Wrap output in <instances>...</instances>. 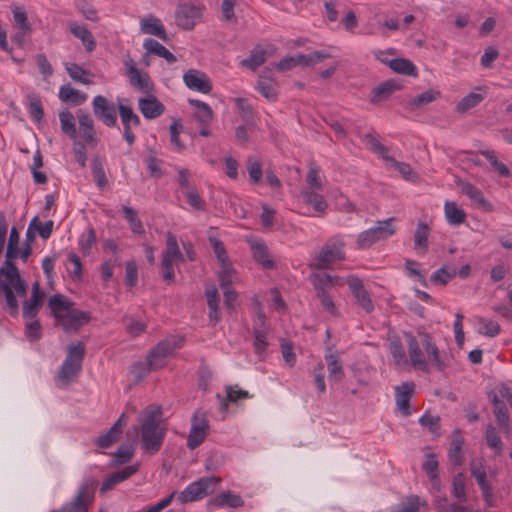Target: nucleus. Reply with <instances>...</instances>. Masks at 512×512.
I'll return each instance as SVG.
<instances>
[{
	"mask_svg": "<svg viewBox=\"0 0 512 512\" xmlns=\"http://www.w3.org/2000/svg\"><path fill=\"white\" fill-rule=\"evenodd\" d=\"M19 240L20 236L17 229L15 227H12L5 254L6 261L10 260L14 262V260L19 256Z\"/></svg>",
	"mask_w": 512,
	"mask_h": 512,
	"instance_id": "nucleus-51",
	"label": "nucleus"
},
{
	"mask_svg": "<svg viewBox=\"0 0 512 512\" xmlns=\"http://www.w3.org/2000/svg\"><path fill=\"white\" fill-rule=\"evenodd\" d=\"M307 188L304 190L320 191L323 189V181L320 175V168L314 164L309 166L306 175Z\"/></svg>",
	"mask_w": 512,
	"mask_h": 512,
	"instance_id": "nucleus-47",
	"label": "nucleus"
},
{
	"mask_svg": "<svg viewBox=\"0 0 512 512\" xmlns=\"http://www.w3.org/2000/svg\"><path fill=\"white\" fill-rule=\"evenodd\" d=\"M388 66L396 73L409 75V76H417L416 66L412 61L405 58H395L389 60Z\"/></svg>",
	"mask_w": 512,
	"mask_h": 512,
	"instance_id": "nucleus-38",
	"label": "nucleus"
},
{
	"mask_svg": "<svg viewBox=\"0 0 512 512\" xmlns=\"http://www.w3.org/2000/svg\"><path fill=\"white\" fill-rule=\"evenodd\" d=\"M219 482L220 478L217 477H203L189 484L177 495V499L183 504L203 499L215 491L216 485Z\"/></svg>",
	"mask_w": 512,
	"mask_h": 512,
	"instance_id": "nucleus-11",
	"label": "nucleus"
},
{
	"mask_svg": "<svg viewBox=\"0 0 512 512\" xmlns=\"http://www.w3.org/2000/svg\"><path fill=\"white\" fill-rule=\"evenodd\" d=\"M3 294L5 307L8 309L11 316L16 317L19 313V304L16 296H18L12 288H0Z\"/></svg>",
	"mask_w": 512,
	"mask_h": 512,
	"instance_id": "nucleus-52",
	"label": "nucleus"
},
{
	"mask_svg": "<svg viewBox=\"0 0 512 512\" xmlns=\"http://www.w3.org/2000/svg\"><path fill=\"white\" fill-rule=\"evenodd\" d=\"M92 110L95 117L108 127H114L117 123V110L114 103L106 97L97 95L92 100Z\"/></svg>",
	"mask_w": 512,
	"mask_h": 512,
	"instance_id": "nucleus-14",
	"label": "nucleus"
},
{
	"mask_svg": "<svg viewBox=\"0 0 512 512\" xmlns=\"http://www.w3.org/2000/svg\"><path fill=\"white\" fill-rule=\"evenodd\" d=\"M399 88L392 81H386L379 86L375 87L372 91L371 102L379 103L389 98V96Z\"/></svg>",
	"mask_w": 512,
	"mask_h": 512,
	"instance_id": "nucleus-41",
	"label": "nucleus"
},
{
	"mask_svg": "<svg viewBox=\"0 0 512 512\" xmlns=\"http://www.w3.org/2000/svg\"><path fill=\"white\" fill-rule=\"evenodd\" d=\"M256 90L266 99L274 101L278 94V83L273 78V72L265 68L259 75Z\"/></svg>",
	"mask_w": 512,
	"mask_h": 512,
	"instance_id": "nucleus-19",
	"label": "nucleus"
},
{
	"mask_svg": "<svg viewBox=\"0 0 512 512\" xmlns=\"http://www.w3.org/2000/svg\"><path fill=\"white\" fill-rule=\"evenodd\" d=\"M470 471L482 491L485 502L488 506H493V489L490 482L487 480L485 466L481 462L473 461L470 464Z\"/></svg>",
	"mask_w": 512,
	"mask_h": 512,
	"instance_id": "nucleus-16",
	"label": "nucleus"
},
{
	"mask_svg": "<svg viewBox=\"0 0 512 512\" xmlns=\"http://www.w3.org/2000/svg\"><path fill=\"white\" fill-rule=\"evenodd\" d=\"M124 66L129 77L130 85L143 94H151L154 90L153 82L147 72L139 70L131 58L124 60Z\"/></svg>",
	"mask_w": 512,
	"mask_h": 512,
	"instance_id": "nucleus-13",
	"label": "nucleus"
},
{
	"mask_svg": "<svg viewBox=\"0 0 512 512\" xmlns=\"http://www.w3.org/2000/svg\"><path fill=\"white\" fill-rule=\"evenodd\" d=\"M300 195L303 201L312 206L314 211L319 215H323L328 208V203L323 195L319 194L318 191L313 190H301Z\"/></svg>",
	"mask_w": 512,
	"mask_h": 512,
	"instance_id": "nucleus-29",
	"label": "nucleus"
},
{
	"mask_svg": "<svg viewBox=\"0 0 512 512\" xmlns=\"http://www.w3.org/2000/svg\"><path fill=\"white\" fill-rule=\"evenodd\" d=\"M204 10L205 7L202 4L180 2L175 11L176 25L183 30H192L197 23L201 22Z\"/></svg>",
	"mask_w": 512,
	"mask_h": 512,
	"instance_id": "nucleus-10",
	"label": "nucleus"
},
{
	"mask_svg": "<svg viewBox=\"0 0 512 512\" xmlns=\"http://www.w3.org/2000/svg\"><path fill=\"white\" fill-rule=\"evenodd\" d=\"M478 323L480 325L479 327V333L482 335H485L487 337H495L497 336L500 331V325L493 320H486L483 317H478Z\"/></svg>",
	"mask_w": 512,
	"mask_h": 512,
	"instance_id": "nucleus-58",
	"label": "nucleus"
},
{
	"mask_svg": "<svg viewBox=\"0 0 512 512\" xmlns=\"http://www.w3.org/2000/svg\"><path fill=\"white\" fill-rule=\"evenodd\" d=\"M27 98L29 101V114L33 118V120L38 123L43 119L44 116L41 99L36 94H29Z\"/></svg>",
	"mask_w": 512,
	"mask_h": 512,
	"instance_id": "nucleus-56",
	"label": "nucleus"
},
{
	"mask_svg": "<svg viewBox=\"0 0 512 512\" xmlns=\"http://www.w3.org/2000/svg\"><path fill=\"white\" fill-rule=\"evenodd\" d=\"M462 446H463V439L458 434L456 435L452 442L451 447L448 453V459L451 464L455 466H460L463 463V452H462Z\"/></svg>",
	"mask_w": 512,
	"mask_h": 512,
	"instance_id": "nucleus-49",
	"label": "nucleus"
},
{
	"mask_svg": "<svg viewBox=\"0 0 512 512\" xmlns=\"http://www.w3.org/2000/svg\"><path fill=\"white\" fill-rule=\"evenodd\" d=\"M253 335L255 352L259 357H262L265 354L266 348L268 346L267 332L264 329L254 328Z\"/></svg>",
	"mask_w": 512,
	"mask_h": 512,
	"instance_id": "nucleus-59",
	"label": "nucleus"
},
{
	"mask_svg": "<svg viewBox=\"0 0 512 512\" xmlns=\"http://www.w3.org/2000/svg\"><path fill=\"white\" fill-rule=\"evenodd\" d=\"M405 341L408 349L409 365L422 372H429V364L424 357L421 346L424 348L428 359L438 371L445 368L444 361L440 358L439 349L431 334L425 331H418L417 336L412 333H405Z\"/></svg>",
	"mask_w": 512,
	"mask_h": 512,
	"instance_id": "nucleus-1",
	"label": "nucleus"
},
{
	"mask_svg": "<svg viewBox=\"0 0 512 512\" xmlns=\"http://www.w3.org/2000/svg\"><path fill=\"white\" fill-rule=\"evenodd\" d=\"M243 505V499L239 495L233 494L230 491L222 492L208 501V507L210 509L220 508L223 506L238 508Z\"/></svg>",
	"mask_w": 512,
	"mask_h": 512,
	"instance_id": "nucleus-26",
	"label": "nucleus"
},
{
	"mask_svg": "<svg viewBox=\"0 0 512 512\" xmlns=\"http://www.w3.org/2000/svg\"><path fill=\"white\" fill-rule=\"evenodd\" d=\"M430 228L425 222H419L414 232V249L420 254H426L429 249L428 237Z\"/></svg>",
	"mask_w": 512,
	"mask_h": 512,
	"instance_id": "nucleus-33",
	"label": "nucleus"
},
{
	"mask_svg": "<svg viewBox=\"0 0 512 512\" xmlns=\"http://www.w3.org/2000/svg\"><path fill=\"white\" fill-rule=\"evenodd\" d=\"M117 108L123 124V137L129 145H132L135 142V135L132 132V127L140 125V118L129 106L119 104Z\"/></svg>",
	"mask_w": 512,
	"mask_h": 512,
	"instance_id": "nucleus-18",
	"label": "nucleus"
},
{
	"mask_svg": "<svg viewBox=\"0 0 512 512\" xmlns=\"http://www.w3.org/2000/svg\"><path fill=\"white\" fill-rule=\"evenodd\" d=\"M185 85L194 91L207 94L212 90V82L202 71L189 69L183 75Z\"/></svg>",
	"mask_w": 512,
	"mask_h": 512,
	"instance_id": "nucleus-17",
	"label": "nucleus"
},
{
	"mask_svg": "<svg viewBox=\"0 0 512 512\" xmlns=\"http://www.w3.org/2000/svg\"><path fill=\"white\" fill-rule=\"evenodd\" d=\"M254 259L260 263L265 269L274 268V261L272 260L267 247L263 243L253 245Z\"/></svg>",
	"mask_w": 512,
	"mask_h": 512,
	"instance_id": "nucleus-45",
	"label": "nucleus"
},
{
	"mask_svg": "<svg viewBox=\"0 0 512 512\" xmlns=\"http://www.w3.org/2000/svg\"><path fill=\"white\" fill-rule=\"evenodd\" d=\"M247 171L249 174V178L252 183L257 184L260 182L263 176L262 166L260 162L253 158L249 157L247 160Z\"/></svg>",
	"mask_w": 512,
	"mask_h": 512,
	"instance_id": "nucleus-63",
	"label": "nucleus"
},
{
	"mask_svg": "<svg viewBox=\"0 0 512 512\" xmlns=\"http://www.w3.org/2000/svg\"><path fill=\"white\" fill-rule=\"evenodd\" d=\"M267 59L266 51L256 47L251 51V54L248 58L243 59L240 64L242 67L248 68L250 70H255L259 66H261Z\"/></svg>",
	"mask_w": 512,
	"mask_h": 512,
	"instance_id": "nucleus-43",
	"label": "nucleus"
},
{
	"mask_svg": "<svg viewBox=\"0 0 512 512\" xmlns=\"http://www.w3.org/2000/svg\"><path fill=\"white\" fill-rule=\"evenodd\" d=\"M456 274L457 271L455 268L448 269L443 266L432 273V275L430 276V281L436 285H445L451 279H453L456 276Z\"/></svg>",
	"mask_w": 512,
	"mask_h": 512,
	"instance_id": "nucleus-55",
	"label": "nucleus"
},
{
	"mask_svg": "<svg viewBox=\"0 0 512 512\" xmlns=\"http://www.w3.org/2000/svg\"><path fill=\"white\" fill-rule=\"evenodd\" d=\"M138 107L146 119L157 118L165 111L164 105L151 94L145 98H140L138 100Z\"/></svg>",
	"mask_w": 512,
	"mask_h": 512,
	"instance_id": "nucleus-21",
	"label": "nucleus"
},
{
	"mask_svg": "<svg viewBox=\"0 0 512 512\" xmlns=\"http://www.w3.org/2000/svg\"><path fill=\"white\" fill-rule=\"evenodd\" d=\"M389 351L391 353L394 364L401 369L409 366V360L406 356L404 347L399 340H393L390 342Z\"/></svg>",
	"mask_w": 512,
	"mask_h": 512,
	"instance_id": "nucleus-36",
	"label": "nucleus"
},
{
	"mask_svg": "<svg viewBox=\"0 0 512 512\" xmlns=\"http://www.w3.org/2000/svg\"><path fill=\"white\" fill-rule=\"evenodd\" d=\"M122 211L125 219L129 223L130 229L133 233L142 235L145 233L141 220L137 217L136 211L128 206H123Z\"/></svg>",
	"mask_w": 512,
	"mask_h": 512,
	"instance_id": "nucleus-50",
	"label": "nucleus"
},
{
	"mask_svg": "<svg viewBox=\"0 0 512 512\" xmlns=\"http://www.w3.org/2000/svg\"><path fill=\"white\" fill-rule=\"evenodd\" d=\"M456 183L460 188L461 193L466 195L475 205H477V207L481 208L485 212L493 211V205L484 197L479 188L463 180H458Z\"/></svg>",
	"mask_w": 512,
	"mask_h": 512,
	"instance_id": "nucleus-20",
	"label": "nucleus"
},
{
	"mask_svg": "<svg viewBox=\"0 0 512 512\" xmlns=\"http://www.w3.org/2000/svg\"><path fill=\"white\" fill-rule=\"evenodd\" d=\"M348 287L354 296L356 303L366 312L372 313L375 309L370 293L365 289L363 282L358 277L347 279Z\"/></svg>",
	"mask_w": 512,
	"mask_h": 512,
	"instance_id": "nucleus-15",
	"label": "nucleus"
},
{
	"mask_svg": "<svg viewBox=\"0 0 512 512\" xmlns=\"http://www.w3.org/2000/svg\"><path fill=\"white\" fill-rule=\"evenodd\" d=\"M325 360L330 379L336 382L340 381L344 376V372L338 356L335 354H329L325 356Z\"/></svg>",
	"mask_w": 512,
	"mask_h": 512,
	"instance_id": "nucleus-48",
	"label": "nucleus"
},
{
	"mask_svg": "<svg viewBox=\"0 0 512 512\" xmlns=\"http://www.w3.org/2000/svg\"><path fill=\"white\" fill-rule=\"evenodd\" d=\"M493 413L496 418V422L499 428L508 433L511 429L510 415L506 404L500 405L493 409Z\"/></svg>",
	"mask_w": 512,
	"mask_h": 512,
	"instance_id": "nucleus-53",
	"label": "nucleus"
},
{
	"mask_svg": "<svg viewBox=\"0 0 512 512\" xmlns=\"http://www.w3.org/2000/svg\"><path fill=\"white\" fill-rule=\"evenodd\" d=\"M484 98L485 95L481 93L470 92L458 102L455 110L458 113H465L480 104Z\"/></svg>",
	"mask_w": 512,
	"mask_h": 512,
	"instance_id": "nucleus-42",
	"label": "nucleus"
},
{
	"mask_svg": "<svg viewBox=\"0 0 512 512\" xmlns=\"http://www.w3.org/2000/svg\"><path fill=\"white\" fill-rule=\"evenodd\" d=\"M51 315L65 331H78L89 323L91 314L74 308V303L62 294H54L48 300Z\"/></svg>",
	"mask_w": 512,
	"mask_h": 512,
	"instance_id": "nucleus-3",
	"label": "nucleus"
},
{
	"mask_svg": "<svg viewBox=\"0 0 512 512\" xmlns=\"http://www.w3.org/2000/svg\"><path fill=\"white\" fill-rule=\"evenodd\" d=\"M66 71L69 74V76L82 84H90L91 81L87 78H85L86 75H90V73L86 70H84L82 67H80L76 63H68L66 64Z\"/></svg>",
	"mask_w": 512,
	"mask_h": 512,
	"instance_id": "nucleus-61",
	"label": "nucleus"
},
{
	"mask_svg": "<svg viewBox=\"0 0 512 512\" xmlns=\"http://www.w3.org/2000/svg\"><path fill=\"white\" fill-rule=\"evenodd\" d=\"M12 288L19 297L27 295L28 286L21 278L20 272L14 262L8 260L0 267V288Z\"/></svg>",
	"mask_w": 512,
	"mask_h": 512,
	"instance_id": "nucleus-12",
	"label": "nucleus"
},
{
	"mask_svg": "<svg viewBox=\"0 0 512 512\" xmlns=\"http://www.w3.org/2000/svg\"><path fill=\"white\" fill-rule=\"evenodd\" d=\"M345 243L340 236L330 238L321 248L317 258L311 264L315 269H327L332 263L345 259Z\"/></svg>",
	"mask_w": 512,
	"mask_h": 512,
	"instance_id": "nucleus-8",
	"label": "nucleus"
},
{
	"mask_svg": "<svg viewBox=\"0 0 512 512\" xmlns=\"http://www.w3.org/2000/svg\"><path fill=\"white\" fill-rule=\"evenodd\" d=\"M446 220L451 225H460L465 221L466 214L455 202L447 201L444 205Z\"/></svg>",
	"mask_w": 512,
	"mask_h": 512,
	"instance_id": "nucleus-37",
	"label": "nucleus"
},
{
	"mask_svg": "<svg viewBox=\"0 0 512 512\" xmlns=\"http://www.w3.org/2000/svg\"><path fill=\"white\" fill-rule=\"evenodd\" d=\"M184 339L178 336H170L161 340L155 347H153L147 359L149 364L154 369H160L166 365V359L174 354L177 349L183 345Z\"/></svg>",
	"mask_w": 512,
	"mask_h": 512,
	"instance_id": "nucleus-9",
	"label": "nucleus"
},
{
	"mask_svg": "<svg viewBox=\"0 0 512 512\" xmlns=\"http://www.w3.org/2000/svg\"><path fill=\"white\" fill-rule=\"evenodd\" d=\"M236 271L234 270L232 263L229 261L220 263V270L218 272L219 285L221 288H225L227 285H232L236 280Z\"/></svg>",
	"mask_w": 512,
	"mask_h": 512,
	"instance_id": "nucleus-44",
	"label": "nucleus"
},
{
	"mask_svg": "<svg viewBox=\"0 0 512 512\" xmlns=\"http://www.w3.org/2000/svg\"><path fill=\"white\" fill-rule=\"evenodd\" d=\"M226 389V398H222L220 394H217V398L220 401V409L223 412L228 410V402H237L238 400L252 398V395L248 391L239 388L238 385H228Z\"/></svg>",
	"mask_w": 512,
	"mask_h": 512,
	"instance_id": "nucleus-27",
	"label": "nucleus"
},
{
	"mask_svg": "<svg viewBox=\"0 0 512 512\" xmlns=\"http://www.w3.org/2000/svg\"><path fill=\"white\" fill-rule=\"evenodd\" d=\"M189 104L195 108L194 118L201 125L208 126L213 120V110L211 107L200 100L197 99H189Z\"/></svg>",
	"mask_w": 512,
	"mask_h": 512,
	"instance_id": "nucleus-32",
	"label": "nucleus"
},
{
	"mask_svg": "<svg viewBox=\"0 0 512 512\" xmlns=\"http://www.w3.org/2000/svg\"><path fill=\"white\" fill-rule=\"evenodd\" d=\"M59 120L62 132L71 139H76L77 130L73 114L65 109L59 113Z\"/></svg>",
	"mask_w": 512,
	"mask_h": 512,
	"instance_id": "nucleus-40",
	"label": "nucleus"
},
{
	"mask_svg": "<svg viewBox=\"0 0 512 512\" xmlns=\"http://www.w3.org/2000/svg\"><path fill=\"white\" fill-rule=\"evenodd\" d=\"M441 97V92L436 89H428L423 93L411 98L408 101V106L412 109L421 108L429 103L438 100Z\"/></svg>",
	"mask_w": 512,
	"mask_h": 512,
	"instance_id": "nucleus-35",
	"label": "nucleus"
},
{
	"mask_svg": "<svg viewBox=\"0 0 512 512\" xmlns=\"http://www.w3.org/2000/svg\"><path fill=\"white\" fill-rule=\"evenodd\" d=\"M185 196L188 204L197 211H205L206 204L205 201L199 195L197 189L192 187L188 191L185 192Z\"/></svg>",
	"mask_w": 512,
	"mask_h": 512,
	"instance_id": "nucleus-64",
	"label": "nucleus"
},
{
	"mask_svg": "<svg viewBox=\"0 0 512 512\" xmlns=\"http://www.w3.org/2000/svg\"><path fill=\"white\" fill-rule=\"evenodd\" d=\"M59 98L63 102L80 105L86 101L87 95L69 85H63L59 89Z\"/></svg>",
	"mask_w": 512,
	"mask_h": 512,
	"instance_id": "nucleus-34",
	"label": "nucleus"
},
{
	"mask_svg": "<svg viewBox=\"0 0 512 512\" xmlns=\"http://www.w3.org/2000/svg\"><path fill=\"white\" fill-rule=\"evenodd\" d=\"M162 408L161 406L151 405L144 411L142 425L132 427V436L134 439L140 433L141 448L146 454H156L163 444L166 429L161 426Z\"/></svg>",
	"mask_w": 512,
	"mask_h": 512,
	"instance_id": "nucleus-2",
	"label": "nucleus"
},
{
	"mask_svg": "<svg viewBox=\"0 0 512 512\" xmlns=\"http://www.w3.org/2000/svg\"><path fill=\"white\" fill-rule=\"evenodd\" d=\"M414 392V384L405 382L396 387V405L403 416L411 415L410 399Z\"/></svg>",
	"mask_w": 512,
	"mask_h": 512,
	"instance_id": "nucleus-22",
	"label": "nucleus"
},
{
	"mask_svg": "<svg viewBox=\"0 0 512 512\" xmlns=\"http://www.w3.org/2000/svg\"><path fill=\"white\" fill-rule=\"evenodd\" d=\"M53 221L48 220L44 223L38 220V217H34L30 221V229H33L38 232L39 236L43 239H48L53 231Z\"/></svg>",
	"mask_w": 512,
	"mask_h": 512,
	"instance_id": "nucleus-60",
	"label": "nucleus"
},
{
	"mask_svg": "<svg viewBox=\"0 0 512 512\" xmlns=\"http://www.w3.org/2000/svg\"><path fill=\"white\" fill-rule=\"evenodd\" d=\"M465 475L462 472L457 473L452 480V495L459 502H466L467 495L465 491Z\"/></svg>",
	"mask_w": 512,
	"mask_h": 512,
	"instance_id": "nucleus-54",
	"label": "nucleus"
},
{
	"mask_svg": "<svg viewBox=\"0 0 512 512\" xmlns=\"http://www.w3.org/2000/svg\"><path fill=\"white\" fill-rule=\"evenodd\" d=\"M69 29L76 38L81 40L87 52H92L96 48L94 36L86 26L78 25L76 22H70Z\"/></svg>",
	"mask_w": 512,
	"mask_h": 512,
	"instance_id": "nucleus-30",
	"label": "nucleus"
},
{
	"mask_svg": "<svg viewBox=\"0 0 512 512\" xmlns=\"http://www.w3.org/2000/svg\"><path fill=\"white\" fill-rule=\"evenodd\" d=\"M364 140L370 146V149L373 153L379 154L385 161L389 158L387 155L388 148L380 143V141L373 134H365Z\"/></svg>",
	"mask_w": 512,
	"mask_h": 512,
	"instance_id": "nucleus-62",
	"label": "nucleus"
},
{
	"mask_svg": "<svg viewBox=\"0 0 512 512\" xmlns=\"http://www.w3.org/2000/svg\"><path fill=\"white\" fill-rule=\"evenodd\" d=\"M143 47L147 54H154L164 58L169 64L175 63L177 60L173 53H171L165 46L153 38L145 39Z\"/></svg>",
	"mask_w": 512,
	"mask_h": 512,
	"instance_id": "nucleus-31",
	"label": "nucleus"
},
{
	"mask_svg": "<svg viewBox=\"0 0 512 512\" xmlns=\"http://www.w3.org/2000/svg\"><path fill=\"white\" fill-rule=\"evenodd\" d=\"M97 481L93 478L84 479L79 485L74 498L57 510L50 512H89L95 498Z\"/></svg>",
	"mask_w": 512,
	"mask_h": 512,
	"instance_id": "nucleus-4",
	"label": "nucleus"
},
{
	"mask_svg": "<svg viewBox=\"0 0 512 512\" xmlns=\"http://www.w3.org/2000/svg\"><path fill=\"white\" fill-rule=\"evenodd\" d=\"M485 440L487 445L492 448L495 455H500L503 451V443L496 428L492 424H488L485 430Z\"/></svg>",
	"mask_w": 512,
	"mask_h": 512,
	"instance_id": "nucleus-46",
	"label": "nucleus"
},
{
	"mask_svg": "<svg viewBox=\"0 0 512 512\" xmlns=\"http://www.w3.org/2000/svg\"><path fill=\"white\" fill-rule=\"evenodd\" d=\"M77 119L85 143L96 144L94 122L91 116L82 109H79L77 111Z\"/></svg>",
	"mask_w": 512,
	"mask_h": 512,
	"instance_id": "nucleus-28",
	"label": "nucleus"
},
{
	"mask_svg": "<svg viewBox=\"0 0 512 512\" xmlns=\"http://www.w3.org/2000/svg\"><path fill=\"white\" fill-rule=\"evenodd\" d=\"M137 470L138 465H130L123 468L120 471L113 472L112 474L108 475L102 482V485L100 487V493H105L111 490L115 485L123 482L124 480L128 479L130 476L135 474Z\"/></svg>",
	"mask_w": 512,
	"mask_h": 512,
	"instance_id": "nucleus-25",
	"label": "nucleus"
},
{
	"mask_svg": "<svg viewBox=\"0 0 512 512\" xmlns=\"http://www.w3.org/2000/svg\"><path fill=\"white\" fill-rule=\"evenodd\" d=\"M140 29L143 34L153 35L167 41V33L162 21L152 14L140 20Z\"/></svg>",
	"mask_w": 512,
	"mask_h": 512,
	"instance_id": "nucleus-23",
	"label": "nucleus"
},
{
	"mask_svg": "<svg viewBox=\"0 0 512 512\" xmlns=\"http://www.w3.org/2000/svg\"><path fill=\"white\" fill-rule=\"evenodd\" d=\"M185 262L177 237L171 232L166 233V247L161 255L162 277L168 284L175 279L174 263Z\"/></svg>",
	"mask_w": 512,
	"mask_h": 512,
	"instance_id": "nucleus-6",
	"label": "nucleus"
},
{
	"mask_svg": "<svg viewBox=\"0 0 512 512\" xmlns=\"http://www.w3.org/2000/svg\"><path fill=\"white\" fill-rule=\"evenodd\" d=\"M66 351V358L58 372V379L63 385H68L72 378L80 373L85 356V346L82 342L70 344Z\"/></svg>",
	"mask_w": 512,
	"mask_h": 512,
	"instance_id": "nucleus-5",
	"label": "nucleus"
},
{
	"mask_svg": "<svg viewBox=\"0 0 512 512\" xmlns=\"http://www.w3.org/2000/svg\"><path fill=\"white\" fill-rule=\"evenodd\" d=\"M395 218L390 217L385 220H379L376 225L370 229L361 232L357 237V247L359 249H368L373 244L386 240L395 234Z\"/></svg>",
	"mask_w": 512,
	"mask_h": 512,
	"instance_id": "nucleus-7",
	"label": "nucleus"
},
{
	"mask_svg": "<svg viewBox=\"0 0 512 512\" xmlns=\"http://www.w3.org/2000/svg\"><path fill=\"white\" fill-rule=\"evenodd\" d=\"M480 153L489 161L493 169L496 170L499 173V175H501L502 177L510 176V170L503 162H500L497 159L495 152L493 150H483Z\"/></svg>",
	"mask_w": 512,
	"mask_h": 512,
	"instance_id": "nucleus-57",
	"label": "nucleus"
},
{
	"mask_svg": "<svg viewBox=\"0 0 512 512\" xmlns=\"http://www.w3.org/2000/svg\"><path fill=\"white\" fill-rule=\"evenodd\" d=\"M206 298H207V305L209 308V319L210 321H213L214 324L218 323L220 320V313H219V293L218 290L213 287L212 289L206 290Z\"/></svg>",
	"mask_w": 512,
	"mask_h": 512,
	"instance_id": "nucleus-39",
	"label": "nucleus"
},
{
	"mask_svg": "<svg viewBox=\"0 0 512 512\" xmlns=\"http://www.w3.org/2000/svg\"><path fill=\"white\" fill-rule=\"evenodd\" d=\"M42 307L41 292L39 283L36 281L32 285V293L28 300L23 303L22 315L26 319H34Z\"/></svg>",
	"mask_w": 512,
	"mask_h": 512,
	"instance_id": "nucleus-24",
	"label": "nucleus"
}]
</instances>
